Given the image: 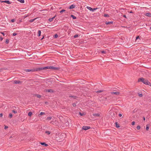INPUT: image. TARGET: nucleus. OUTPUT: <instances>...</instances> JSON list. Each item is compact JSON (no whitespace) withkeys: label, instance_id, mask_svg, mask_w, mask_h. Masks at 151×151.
<instances>
[{"label":"nucleus","instance_id":"obj_1","mask_svg":"<svg viewBox=\"0 0 151 151\" xmlns=\"http://www.w3.org/2000/svg\"><path fill=\"white\" fill-rule=\"evenodd\" d=\"M140 81L142 82L143 83L145 84L149 85L150 83L147 80H145L143 78H139L138 80V82H139Z\"/></svg>","mask_w":151,"mask_h":151},{"label":"nucleus","instance_id":"obj_2","mask_svg":"<svg viewBox=\"0 0 151 151\" xmlns=\"http://www.w3.org/2000/svg\"><path fill=\"white\" fill-rule=\"evenodd\" d=\"M43 69L47 70L48 69H52L54 70H59L60 69V68L55 67L53 66H48L45 67H43Z\"/></svg>","mask_w":151,"mask_h":151},{"label":"nucleus","instance_id":"obj_3","mask_svg":"<svg viewBox=\"0 0 151 151\" xmlns=\"http://www.w3.org/2000/svg\"><path fill=\"white\" fill-rule=\"evenodd\" d=\"M44 91L47 93H54V91L52 89H45Z\"/></svg>","mask_w":151,"mask_h":151},{"label":"nucleus","instance_id":"obj_4","mask_svg":"<svg viewBox=\"0 0 151 151\" xmlns=\"http://www.w3.org/2000/svg\"><path fill=\"white\" fill-rule=\"evenodd\" d=\"M91 128V127L89 126H83L82 127V129L83 130H86Z\"/></svg>","mask_w":151,"mask_h":151},{"label":"nucleus","instance_id":"obj_5","mask_svg":"<svg viewBox=\"0 0 151 151\" xmlns=\"http://www.w3.org/2000/svg\"><path fill=\"white\" fill-rule=\"evenodd\" d=\"M25 71L26 72H34L35 71V70L34 69H25Z\"/></svg>","mask_w":151,"mask_h":151},{"label":"nucleus","instance_id":"obj_6","mask_svg":"<svg viewBox=\"0 0 151 151\" xmlns=\"http://www.w3.org/2000/svg\"><path fill=\"white\" fill-rule=\"evenodd\" d=\"M107 98L106 97H104L103 98H100V101L101 102H103L104 101H106L107 100Z\"/></svg>","mask_w":151,"mask_h":151},{"label":"nucleus","instance_id":"obj_7","mask_svg":"<svg viewBox=\"0 0 151 151\" xmlns=\"http://www.w3.org/2000/svg\"><path fill=\"white\" fill-rule=\"evenodd\" d=\"M34 69L35 70V71L37 70H44L43 67L37 68L35 69L34 68Z\"/></svg>","mask_w":151,"mask_h":151},{"label":"nucleus","instance_id":"obj_8","mask_svg":"<svg viewBox=\"0 0 151 151\" xmlns=\"http://www.w3.org/2000/svg\"><path fill=\"white\" fill-rule=\"evenodd\" d=\"M111 94H115L117 95H119L120 94V92H111Z\"/></svg>","mask_w":151,"mask_h":151},{"label":"nucleus","instance_id":"obj_9","mask_svg":"<svg viewBox=\"0 0 151 151\" xmlns=\"http://www.w3.org/2000/svg\"><path fill=\"white\" fill-rule=\"evenodd\" d=\"M11 136L9 138V141H11L12 140H13L14 139H15V137H14V136Z\"/></svg>","mask_w":151,"mask_h":151},{"label":"nucleus","instance_id":"obj_10","mask_svg":"<svg viewBox=\"0 0 151 151\" xmlns=\"http://www.w3.org/2000/svg\"><path fill=\"white\" fill-rule=\"evenodd\" d=\"M4 2L8 4H9L11 3L9 1H1V3Z\"/></svg>","mask_w":151,"mask_h":151},{"label":"nucleus","instance_id":"obj_11","mask_svg":"<svg viewBox=\"0 0 151 151\" xmlns=\"http://www.w3.org/2000/svg\"><path fill=\"white\" fill-rule=\"evenodd\" d=\"M21 81H19L15 80L14 81V83L15 84H19L20 83Z\"/></svg>","mask_w":151,"mask_h":151},{"label":"nucleus","instance_id":"obj_12","mask_svg":"<svg viewBox=\"0 0 151 151\" xmlns=\"http://www.w3.org/2000/svg\"><path fill=\"white\" fill-rule=\"evenodd\" d=\"M93 115L95 116H100V114H93Z\"/></svg>","mask_w":151,"mask_h":151},{"label":"nucleus","instance_id":"obj_13","mask_svg":"<svg viewBox=\"0 0 151 151\" xmlns=\"http://www.w3.org/2000/svg\"><path fill=\"white\" fill-rule=\"evenodd\" d=\"M40 144L42 145H45V146L46 147H47V146H48V145L47 144H46L45 143V142H40Z\"/></svg>","mask_w":151,"mask_h":151},{"label":"nucleus","instance_id":"obj_14","mask_svg":"<svg viewBox=\"0 0 151 151\" xmlns=\"http://www.w3.org/2000/svg\"><path fill=\"white\" fill-rule=\"evenodd\" d=\"M56 16V15H55L54 17L52 18H49L48 20L50 22H51L55 18Z\"/></svg>","mask_w":151,"mask_h":151},{"label":"nucleus","instance_id":"obj_15","mask_svg":"<svg viewBox=\"0 0 151 151\" xmlns=\"http://www.w3.org/2000/svg\"><path fill=\"white\" fill-rule=\"evenodd\" d=\"M75 6L74 5H72L70 6L69 7V9H71L75 8Z\"/></svg>","mask_w":151,"mask_h":151},{"label":"nucleus","instance_id":"obj_16","mask_svg":"<svg viewBox=\"0 0 151 151\" xmlns=\"http://www.w3.org/2000/svg\"><path fill=\"white\" fill-rule=\"evenodd\" d=\"M115 125H116V127L119 128V127H120V125L118 124V122H116L115 123Z\"/></svg>","mask_w":151,"mask_h":151},{"label":"nucleus","instance_id":"obj_17","mask_svg":"<svg viewBox=\"0 0 151 151\" xmlns=\"http://www.w3.org/2000/svg\"><path fill=\"white\" fill-rule=\"evenodd\" d=\"M113 24V22H106V25H108V24Z\"/></svg>","mask_w":151,"mask_h":151},{"label":"nucleus","instance_id":"obj_18","mask_svg":"<svg viewBox=\"0 0 151 151\" xmlns=\"http://www.w3.org/2000/svg\"><path fill=\"white\" fill-rule=\"evenodd\" d=\"M4 73H5L4 70L2 69H1V75H2V74H4Z\"/></svg>","mask_w":151,"mask_h":151},{"label":"nucleus","instance_id":"obj_19","mask_svg":"<svg viewBox=\"0 0 151 151\" xmlns=\"http://www.w3.org/2000/svg\"><path fill=\"white\" fill-rule=\"evenodd\" d=\"M146 15L148 17H151V14L150 13H147Z\"/></svg>","mask_w":151,"mask_h":151},{"label":"nucleus","instance_id":"obj_20","mask_svg":"<svg viewBox=\"0 0 151 151\" xmlns=\"http://www.w3.org/2000/svg\"><path fill=\"white\" fill-rule=\"evenodd\" d=\"M45 133L47 134L48 135H49L50 134L51 132L48 131H46L45 132Z\"/></svg>","mask_w":151,"mask_h":151},{"label":"nucleus","instance_id":"obj_21","mask_svg":"<svg viewBox=\"0 0 151 151\" xmlns=\"http://www.w3.org/2000/svg\"><path fill=\"white\" fill-rule=\"evenodd\" d=\"M70 17H72L73 19H76V17L72 14L70 15Z\"/></svg>","mask_w":151,"mask_h":151},{"label":"nucleus","instance_id":"obj_22","mask_svg":"<svg viewBox=\"0 0 151 151\" xmlns=\"http://www.w3.org/2000/svg\"><path fill=\"white\" fill-rule=\"evenodd\" d=\"M70 97H72L74 99H76L77 97L76 96H69Z\"/></svg>","mask_w":151,"mask_h":151},{"label":"nucleus","instance_id":"obj_23","mask_svg":"<svg viewBox=\"0 0 151 151\" xmlns=\"http://www.w3.org/2000/svg\"><path fill=\"white\" fill-rule=\"evenodd\" d=\"M86 8L92 11V8L90 7L87 6Z\"/></svg>","mask_w":151,"mask_h":151},{"label":"nucleus","instance_id":"obj_24","mask_svg":"<svg viewBox=\"0 0 151 151\" xmlns=\"http://www.w3.org/2000/svg\"><path fill=\"white\" fill-rule=\"evenodd\" d=\"M100 52L102 53L106 54V51L105 50H101Z\"/></svg>","mask_w":151,"mask_h":151},{"label":"nucleus","instance_id":"obj_25","mask_svg":"<svg viewBox=\"0 0 151 151\" xmlns=\"http://www.w3.org/2000/svg\"><path fill=\"white\" fill-rule=\"evenodd\" d=\"M103 91V90H100L99 91H96V92L97 93H100L102 92Z\"/></svg>","mask_w":151,"mask_h":151},{"label":"nucleus","instance_id":"obj_26","mask_svg":"<svg viewBox=\"0 0 151 151\" xmlns=\"http://www.w3.org/2000/svg\"><path fill=\"white\" fill-rule=\"evenodd\" d=\"M35 96L38 98H40L41 97V95L40 94H36Z\"/></svg>","mask_w":151,"mask_h":151},{"label":"nucleus","instance_id":"obj_27","mask_svg":"<svg viewBox=\"0 0 151 151\" xmlns=\"http://www.w3.org/2000/svg\"><path fill=\"white\" fill-rule=\"evenodd\" d=\"M36 19V18H35L34 19H30V20L29 21V22H34V20Z\"/></svg>","mask_w":151,"mask_h":151},{"label":"nucleus","instance_id":"obj_28","mask_svg":"<svg viewBox=\"0 0 151 151\" xmlns=\"http://www.w3.org/2000/svg\"><path fill=\"white\" fill-rule=\"evenodd\" d=\"M41 31L39 30L38 31V36H40L41 35Z\"/></svg>","mask_w":151,"mask_h":151},{"label":"nucleus","instance_id":"obj_29","mask_svg":"<svg viewBox=\"0 0 151 151\" xmlns=\"http://www.w3.org/2000/svg\"><path fill=\"white\" fill-rule=\"evenodd\" d=\"M149 125L148 124H147L146 125V130L147 131L149 129Z\"/></svg>","mask_w":151,"mask_h":151},{"label":"nucleus","instance_id":"obj_30","mask_svg":"<svg viewBox=\"0 0 151 151\" xmlns=\"http://www.w3.org/2000/svg\"><path fill=\"white\" fill-rule=\"evenodd\" d=\"M52 117H47V120H50L51 119H52Z\"/></svg>","mask_w":151,"mask_h":151},{"label":"nucleus","instance_id":"obj_31","mask_svg":"<svg viewBox=\"0 0 151 151\" xmlns=\"http://www.w3.org/2000/svg\"><path fill=\"white\" fill-rule=\"evenodd\" d=\"M32 112H30L28 113V115L29 116H31L32 115Z\"/></svg>","mask_w":151,"mask_h":151},{"label":"nucleus","instance_id":"obj_32","mask_svg":"<svg viewBox=\"0 0 151 151\" xmlns=\"http://www.w3.org/2000/svg\"><path fill=\"white\" fill-rule=\"evenodd\" d=\"M13 115L12 114H10L9 115V117L10 118H12V117Z\"/></svg>","mask_w":151,"mask_h":151},{"label":"nucleus","instance_id":"obj_33","mask_svg":"<svg viewBox=\"0 0 151 151\" xmlns=\"http://www.w3.org/2000/svg\"><path fill=\"white\" fill-rule=\"evenodd\" d=\"M9 40L8 39H6L5 41V43L6 44H8L9 43Z\"/></svg>","mask_w":151,"mask_h":151},{"label":"nucleus","instance_id":"obj_34","mask_svg":"<svg viewBox=\"0 0 151 151\" xmlns=\"http://www.w3.org/2000/svg\"><path fill=\"white\" fill-rule=\"evenodd\" d=\"M58 35L57 34H56L54 36V37L55 38H56L58 37Z\"/></svg>","mask_w":151,"mask_h":151},{"label":"nucleus","instance_id":"obj_35","mask_svg":"<svg viewBox=\"0 0 151 151\" xmlns=\"http://www.w3.org/2000/svg\"><path fill=\"white\" fill-rule=\"evenodd\" d=\"M79 114L81 115V116H82L83 115H84V113H81V112H79Z\"/></svg>","mask_w":151,"mask_h":151},{"label":"nucleus","instance_id":"obj_36","mask_svg":"<svg viewBox=\"0 0 151 151\" xmlns=\"http://www.w3.org/2000/svg\"><path fill=\"white\" fill-rule=\"evenodd\" d=\"M65 10L64 9H62V10L60 11V13H62L65 12Z\"/></svg>","mask_w":151,"mask_h":151},{"label":"nucleus","instance_id":"obj_37","mask_svg":"<svg viewBox=\"0 0 151 151\" xmlns=\"http://www.w3.org/2000/svg\"><path fill=\"white\" fill-rule=\"evenodd\" d=\"M140 126L139 125H138L137 127V129L138 130H139L140 129Z\"/></svg>","mask_w":151,"mask_h":151},{"label":"nucleus","instance_id":"obj_38","mask_svg":"<svg viewBox=\"0 0 151 151\" xmlns=\"http://www.w3.org/2000/svg\"><path fill=\"white\" fill-rule=\"evenodd\" d=\"M45 114V113H44V112H41L40 114V115H43V114Z\"/></svg>","mask_w":151,"mask_h":151},{"label":"nucleus","instance_id":"obj_39","mask_svg":"<svg viewBox=\"0 0 151 151\" xmlns=\"http://www.w3.org/2000/svg\"><path fill=\"white\" fill-rule=\"evenodd\" d=\"M104 17H109V15L108 14H104Z\"/></svg>","mask_w":151,"mask_h":151},{"label":"nucleus","instance_id":"obj_40","mask_svg":"<svg viewBox=\"0 0 151 151\" xmlns=\"http://www.w3.org/2000/svg\"><path fill=\"white\" fill-rule=\"evenodd\" d=\"M78 37V35H76L74 36V38H76Z\"/></svg>","mask_w":151,"mask_h":151},{"label":"nucleus","instance_id":"obj_41","mask_svg":"<svg viewBox=\"0 0 151 151\" xmlns=\"http://www.w3.org/2000/svg\"><path fill=\"white\" fill-rule=\"evenodd\" d=\"M65 136V134H62L60 135V136H63L64 137Z\"/></svg>","mask_w":151,"mask_h":151},{"label":"nucleus","instance_id":"obj_42","mask_svg":"<svg viewBox=\"0 0 151 151\" xmlns=\"http://www.w3.org/2000/svg\"><path fill=\"white\" fill-rule=\"evenodd\" d=\"M12 111L13 113H14V114H16V113H17V111H15V110H12Z\"/></svg>","mask_w":151,"mask_h":151},{"label":"nucleus","instance_id":"obj_43","mask_svg":"<svg viewBox=\"0 0 151 151\" xmlns=\"http://www.w3.org/2000/svg\"><path fill=\"white\" fill-rule=\"evenodd\" d=\"M135 122L134 121H133L132 123V125H134L135 124Z\"/></svg>","mask_w":151,"mask_h":151},{"label":"nucleus","instance_id":"obj_44","mask_svg":"<svg viewBox=\"0 0 151 151\" xmlns=\"http://www.w3.org/2000/svg\"><path fill=\"white\" fill-rule=\"evenodd\" d=\"M20 1L21 3H24V0H20Z\"/></svg>","mask_w":151,"mask_h":151},{"label":"nucleus","instance_id":"obj_45","mask_svg":"<svg viewBox=\"0 0 151 151\" xmlns=\"http://www.w3.org/2000/svg\"><path fill=\"white\" fill-rule=\"evenodd\" d=\"M15 21V19H12L11 20V22H14Z\"/></svg>","mask_w":151,"mask_h":151},{"label":"nucleus","instance_id":"obj_46","mask_svg":"<svg viewBox=\"0 0 151 151\" xmlns=\"http://www.w3.org/2000/svg\"><path fill=\"white\" fill-rule=\"evenodd\" d=\"M17 35V33H15V32H14L13 34V36H16V35Z\"/></svg>","mask_w":151,"mask_h":151},{"label":"nucleus","instance_id":"obj_47","mask_svg":"<svg viewBox=\"0 0 151 151\" xmlns=\"http://www.w3.org/2000/svg\"><path fill=\"white\" fill-rule=\"evenodd\" d=\"M138 96L140 97H142V93H139Z\"/></svg>","mask_w":151,"mask_h":151},{"label":"nucleus","instance_id":"obj_48","mask_svg":"<svg viewBox=\"0 0 151 151\" xmlns=\"http://www.w3.org/2000/svg\"><path fill=\"white\" fill-rule=\"evenodd\" d=\"M72 105H73V107H75L76 106V104L75 103H73V104H72Z\"/></svg>","mask_w":151,"mask_h":151},{"label":"nucleus","instance_id":"obj_49","mask_svg":"<svg viewBox=\"0 0 151 151\" xmlns=\"http://www.w3.org/2000/svg\"><path fill=\"white\" fill-rule=\"evenodd\" d=\"M8 128V127L7 126H5L4 129H6Z\"/></svg>","mask_w":151,"mask_h":151},{"label":"nucleus","instance_id":"obj_50","mask_svg":"<svg viewBox=\"0 0 151 151\" xmlns=\"http://www.w3.org/2000/svg\"><path fill=\"white\" fill-rule=\"evenodd\" d=\"M140 39L139 37V36H137L136 37V39L137 40V39Z\"/></svg>","mask_w":151,"mask_h":151},{"label":"nucleus","instance_id":"obj_51","mask_svg":"<svg viewBox=\"0 0 151 151\" xmlns=\"http://www.w3.org/2000/svg\"><path fill=\"white\" fill-rule=\"evenodd\" d=\"M97 8H96V9H95V8H94V9H92V12H93L94 11V10H96V9H97Z\"/></svg>","mask_w":151,"mask_h":151},{"label":"nucleus","instance_id":"obj_52","mask_svg":"<svg viewBox=\"0 0 151 151\" xmlns=\"http://www.w3.org/2000/svg\"><path fill=\"white\" fill-rule=\"evenodd\" d=\"M1 33L3 34L4 36L5 35V34L4 32H1Z\"/></svg>","mask_w":151,"mask_h":151},{"label":"nucleus","instance_id":"obj_53","mask_svg":"<svg viewBox=\"0 0 151 151\" xmlns=\"http://www.w3.org/2000/svg\"><path fill=\"white\" fill-rule=\"evenodd\" d=\"M122 114H119V117H121L122 116Z\"/></svg>","mask_w":151,"mask_h":151},{"label":"nucleus","instance_id":"obj_54","mask_svg":"<svg viewBox=\"0 0 151 151\" xmlns=\"http://www.w3.org/2000/svg\"><path fill=\"white\" fill-rule=\"evenodd\" d=\"M4 59H1V61L4 62Z\"/></svg>","mask_w":151,"mask_h":151},{"label":"nucleus","instance_id":"obj_55","mask_svg":"<svg viewBox=\"0 0 151 151\" xmlns=\"http://www.w3.org/2000/svg\"><path fill=\"white\" fill-rule=\"evenodd\" d=\"M143 120H144V121H145V117L144 116H143Z\"/></svg>","mask_w":151,"mask_h":151},{"label":"nucleus","instance_id":"obj_56","mask_svg":"<svg viewBox=\"0 0 151 151\" xmlns=\"http://www.w3.org/2000/svg\"><path fill=\"white\" fill-rule=\"evenodd\" d=\"M123 17H125V18H126V15H123Z\"/></svg>","mask_w":151,"mask_h":151},{"label":"nucleus","instance_id":"obj_57","mask_svg":"<svg viewBox=\"0 0 151 151\" xmlns=\"http://www.w3.org/2000/svg\"><path fill=\"white\" fill-rule=\"evenodd\" d=\"M3 40V38L1 37V41H2Z\"/></svg>","mask_w":151,"mask_h":151},{"label":"nucleus","instance_id":"obj_58","mask_svg":"<svg viewBox=\"0 0 151 151\" xmlns=\"http://www.w3.org/2000/svg\"><path fill=\"white\" fill-rule=\"evenodd\" d=\"M45 104H47L48 103V102H47V101H45Z\"/></svg>","mask_w":151,"mask_h":151},{"label":"nucleus","instance_id":"obj_59","mask_svg":"<svg viewBox=\"0 0 151 151\" xmlns=\"http://www.w3.org/2000/svg\"><path fill=\"white\" fill-rule=\"evenodd\" d=\"M3 115V114L2 113H1V117Z\"/></svg>","mask_w":151,"mask_h":151},{"label":"nucleus","instance_id":"obj_60","mask_svg":"<svg viewBox=\"0 0 151 151\" xmlns=\"http://www.w3.org/2000/svg\"><path fill=\"white\" fill-rule=\"evenodd\" d=\"M44 38V37H43L41 39V40H42Z\"/></svg>","mask_w":151,"mask_h":151},{"label":"nucleus","instance_id":"obj_61","mask_svg":"<svg viewBox=\"0 0 151 151\" xmlns=\"http://www.w3.org/2000/svg\"><path fill=\"white\" fill-rule=\"evenodd\" d=\"M150 30H151V27H150Z\"/></svg>","mask_w":151,"mask_h":151},{"label":"nucleus","instance_id":"obj_62","mask_svg":"<svg viewBox=\"0 0 151 151\" xmlns=\"http://www.w3.org/2000/svg\"><path fill=\"white\" fill-rule=\"evenodd\" d=\"M130 13H132V12H130Z\"/></svg>","mask_w":151,"mask_h":151},{"label":"nucleus","instance_id":"obj_63","mask_svg":"<svg viewBox=\"0 0 151 151\" xmlns=\"http://www.w3.org/2000/svg\"><path fill=\"white\" fill-rule=\"evenodd\" d=\"M63 139V138L62 139H61V140Z\"/></svg>","mask_w":151,"mask_h":151}]
</instances>
